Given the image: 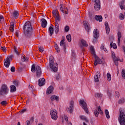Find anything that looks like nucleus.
Listing matches in <instances>:
<instances>
[{
    "label": "nucleus",
    "mask_w": 125,
    "mask_h": 125,
    "mask_svg": "<svg viewBox=\"0 0 125 125\" xmlns=\"http://www.w3.org/2000/svg\"><path fill=\"white\" fill-rule=\"evenodd\" d=\"M80 118L81 120H83V121H85V122H86V123H88V120H87V118H86V117L85 116H81L80 117Z\"/></svg>",
    "instance_id": "obj_37"
},
{
    "label": "nucleus",
    "mask_w": 125,
    "mask_h": 125,
    "mask_svg": "<svg viewBox=\"0 0 125 125\" xmlns=\"http://www.w3.org/2000/svg\"><path fill=\"white\" fill-rule=\"evenodd\" d=\"M112 47H113V48H114V49H117V45L116 44V43H114L112 45Z\"/></svg>",
    "instance_id": "obj_54"
},
{
    "label": "nucleus",
    "mask_w": 125,
    "mask_h": 125,
    "mask_svg": "<svg viewBox=\"0 0 125 125\" xmlns=\"http://www.w3.org/2000/svg\"><path fill=\"white\" fill-rule=\"evenodd\" d=\"M122 76L123 78H124V79H125V69H122Z\"/></svg>",
    "instance_id": "obj_47"
},
{
    "label": "nucleus",
    "mask_w": 125,
    "mask_h": 125,
    "mask_svg": "<svg viewBox=\"0 0 125 125\" xmlns=\"http://www.w3.org/2000/svg\"><path fill=\"white\" fill-rule=\"evenodd\" d=\"M80 104H81L82 106L83 109L84 110L86 114H88V108H87V105H86V103L84 102V101L80 100Z\"/></svg>",
    "instance_id": "obj_10"
},
{
    "label": "nucleus",
    "mask_w": 125,
    "mask_h": 125,
    "mask_svg": "<svg viewBox=\"0 0 125 125\" xmlns=\"http://www.w3.org/2000/svg\"><path fill=\"white\" fill-rule=\"evenodd\" d=\"M72 57L73 59H76V53L74 51H73L72 53Z\"/></svg>",
    "instance_id": "obj_49"
},
{
    "label": "nucleus",
    "mask_w": 125,
    "mask_h": 125,
    "mask_svg": "<svg viewBox=\"0 0 125 125\" xmlns=\"http://www.w3.org/2000/svg\"><path fill=\"white\" fill-rule=\"evenodd\" d=\"M30 122L31 123V124H33V122H34V118H33V117H32V118L30 119Z\"/></svg>",
    "instance_id": "obj_64"
},
{
    "label": "nucleus",
    "mask_w": 125,
    "mask_h": 125,
    "mask_svg": "<svg viewBox=\"0 0 125 125\" xmlns=\"http://www.w3.org/2000/svg\"><path fill=\"white\" fill-rule=\"evenodd\" d=\"M60 79H61V76H60V75L59 74L57 75L56 76V79L57 80V81H59Z\"/></svg>",
    "instance_id": "obj_50"
},
{
    "label": "nucleus",
    "mask_w": 125,
    "mask_h": 125,
    "mask_svg": "<svg viewBox=\"0 0 125 125\" xmlns=\"http://www.w3.org/2000/svg\"><path fill=\"white\" fill-rule=\"evenodd\" d=\"M96 97H97L98 98H101L102 97V94L97 93L95 94Z\"/></svg>",
    "instance_id": "obj_46"
},
{
    "label": "nucleus",
    "mask_w": 125,
    "mask_h": 125,
    "mask_svg": "<svg viewBox=\"0 0 125 125\" xmlns=\"http://www.w3.org/2000/svg\"><path fill=\"white\" fill-rule=\"evenodd\" d=\"M10 30L11 32H14V22H12L10 24Z\"/></svg>",
    "instance_id": "obj_27"
},
{
    "label": "nucleus",
    "mask_w": 125,
    "mask_h": 125,
    "mask_svg": "<svg viewBox=\"0 0 125 125\" xmlns=\"http://www.w3.org/2000/svg\"><path fill=\"white\" fill-rule=\"evenodd\" d=\"M119 19H120V20H124V19H125V16L122 13H120V15L119 16Z\"/></svg>",
    "instance_id": "obj_41"
},
{
    "label": "nucleus",
    "mask_w": 125,
    "mask_h": 125,
    "mask_svg": "<svg viewBox=\"0 0 125 125\" xmlns=\"http://www.w3.org/2000/svg\"><path fill=\"white\" fill-rule=\"evenodd\" d=\"M54 88L52 86H50L47 89L46 94H50V93H52Z\"/></svg>",
    "instance_id": "obj_20"
},
{
    "label": "nucleus",
    "mask_w": 125,
    "mask_h": 125,
    "mask_svg": "<svg viewBox=\"0 0 125 125\" xmlns=\"http://www.w3.org/2000/svg\"><path fill=\"white\" fill-rule=\"evenodd\" d=\"M49 66L53 72L56 73L58 71V64L54 62V57L50 56L49 58Z\"/></svg>",
    "instance_id": "obj_3"
},
{
    "label": "nucleus",
    "mask_w": 125,
    "mask_h": 125,
    "mask_svg": "<svg viewBox=\"0 0 125 125\" xmlns=\"http://www.w3.org/2000/svg\"><path fill=\"white\" fill-rule=\"evenodd\" d=\"M21 61L22 62H27L28 61V58H25V56H22L21 57Z\"/></svg>",
    "instance_id": "obj_39"
},
{
    "label": "nucleus",
    "mask_w": 125,
    "mask_h": 125,
    "mask_svg": "<svg viewBox=\"0 0 125 125\" xmlns=\"http://www.w3.org/2000/svg\"><path fill=\"white\" fill-rule=\"evenodd\" d=\"M65 39H63L60 42V46L62 48V50L66 53V43H65Z\"/></svg>",
    "instance_id": "obj_13"
},
{
    "label": "nucleus",
    "mask_w": 125,
    "mask_h": 125,
    "mask_svg": "<svg viewBox=\"0 0 125 125\" xmlns=\"http://www.w3.org/2000/svg\"><path fill=\"white\" fill-rule=\"evenodd\" d=\"M94 57V58H95L94 63L95 66H97L98 64H102V65H104V64H105V61L104 60V59H103V58L101 60L99 58V57L97 56V55H95Z\"/></svg>",
    "instance_id": "obj_7"
},
{
    "label": "nucleus",
    "mask_w": 125,
    "mask_h": 125,
    "mask_svg": "<svg viewBox=\"0 0 125 125\" xmlns=\"http://www.w3.org/2000/svg\"><path fill=\"white\" fill-rule=\"evenodd\" d=\"M117 36H118V44L119 45H120V44L121 43V38H122V33L119 31L117 33Z\"/></svg>",
    "instance_id": "obj_21"
},
{
    "label": "nucleus",
    "mask_w": 125,
    "mask_h": 125,
    "mask_svg": "<svg viewBox=\"0 0 125 125\" xmlns=\"http://www.w3.org/2000/svg\"><path fill=\"white\" fill-rule=\"evenodd\" d=\"M104 25L105 27V30L107 35H109V33H110V28H109V24L108 22L105 21L104 22Z\"/></svg>",
    "instance_id": "obj_19"
},
{
    "label": "nucleus",
    "mask_w": 125,
    "mask_h": 125,
    "mask_svg": "<svg viewBox=\"0 0 125 125\" xmlns=\"http://www.w3.org/2000/svg\"><path fill=\"white\" fill-rule=\"evenodd\" d=\"M69 30H70V27L68 25L65 26L64 28L65 32L67 33L69 32Z\"/></svg>",
    "instance_id": "obj_45"
},
{
    "label": "nucleus",
    "mask_w": 125,
    "mask_h": 125,
    "mask_svg": "<svg viewBox=\"0 0 125 125\" xmlns=\"http://www.w3.org/2000/svg\"><path fill=\"white\" fill-rule=\"evenodd\" d=\"M1 49L2 50H3V51H4V52H6V48L5 46L1 47Z\"/></svg>",
    "instance_id": "obj_56"
},
{
    "label": "nucleus",
    "mask_w": 125,
    "mask_h": 125,
    "mask_svg": "<svg viewBox=\"0 0 125 125\" xmlns=\"http://www.w3.org/2000/svg\"><path fill=\"white\" fill-rule=\"evenodd\" d=\"M45 84V79L43 78H41L38 80V85L39 86H42Z\"/></svg>",
    "instance_id": "obj_15"
},
{
    "label": "nucleus",
    "mask_w": 125,
    "mask_h": 125,
    "mask_svg": "<svg viewBox=\"0 0 125 125\" xmlns=\"http://www.w3.org/2000/svg\"><path fill=\"white\" fill-rule=\"evenodd\" d=\"M11 71L12 73H14V72H15V67L12 66L11 68Z\"/></svg>",
    "instance_id": "obj_53"
},
{
    "label": "nucleus",
    "mask_w": 125,
    "mask_h": 125,
    "mask_svg": "<svg viewBox=\"0 0 125 125\" xmlns=\"http://www.w3.org/2000/svg\"><path fill=\"white\" fill-rule=\"evenodd\" d=\"M2 19H4L3 16L0 15V23H1V21L2 20Z\"/></svg>",
    "instance_id": "obj_63"
},
{
    "label": "nucleus",
    "mask_w": 125,
    "mask_h": 125,
    "mask_svg": "<svg viewBox=\"0 0 125 125\" xmlns=\"http://www.w3.org/2000/svg\"><path fill=\"white\" fill-rule=\"evenodd\" d=\"M50 114L52 120H54V121L57 120V118H58L57 116V110L55 109H51L50 111Z\"/></svg>",
    "instance_id": "obj_9"
},
{
    "label": "nucleus",
    "mask_w": 125,
    "mask_h": 125,
    "mask_svg": "<svg viewBox=\"0 0 125 125\" xmlns=\"http://www.w3.org/2000/svg\"><path fill=\"white\" fill-rule=\"evenodd\" d=\"M81 43L82 44V46L84 47H87V46H88V44H87V43H86V41H84L83 39L81 40Z\"/></svg>",
    "instance_id": "obj_25"
},
{
    "label": "nucleus",
    "mask_w": 125,
    "mask_h": 125,
    "mask_svg": "<svg viewBox=\"0 0 125 125\" xmlns=\"http://www.w3.org/2000/svg\"><path fill=\"white\" fill-rule=\"evenodd\" d=\"M41 26L42 28H46L47 25V21L44 18L41 19Z\"/></svg>",
    "instance_id": "obj_16"
},
{
    "label": "nucleus",
    "mask_w": 125,
    "mask_h": 125,
    "mask_svg": "<svg viewBox=\"0 0 125 125\" xmlns=\"http://www.w3.org/2000/svg\"><path fill=\"white\" fill-rule=\"evenodd\" d=\"M83 25L84 26V28L87 32H89V30H90V26L89 25V23L87 22L86 21H83Z\"/></svg>",
    "instance_id": "obj_14"
},
{
    "label": "nucleus",
    "mask_w": 125,
    "mask_h": 125,
    "mask_svg": "<svg viewBox=\"0 0 125 125\" xmlns=\"http://www.w3.org/2000/svg\"><path fill=\"white\" fill-rule=\"evenodd\" d=\"M115 97L117 98H118V97H120V93L118 91L115 92Z\"/></svg>",
    "instance_id": "obj_52"
},
{
    "label": "nucleus",
    "mask_w": 125,
    "mask_h": 125,
    "mask_svg": "<svg viewBox=\"0 0 125 125\" xmlns=\"http://www.w3.org/2000/svg\"><path fill=\"white\" fill-rule=\"evenodd\" d=\"M4 65L5 67H6V68H8V67H9V65H10V60L5 59L4 60Z\"/></svg>",
    "instance_id": "obj_18"
},
{
    "label": "nucleus",
    "mask_w": 125,
    "mask_h": 125,
    "mask_svg": "<svg viewBox=\"0 0 125 125\" xmlns=\"http://www.w3.org/2000/svg\"><path fill=\"white\" fill-rule=\"evenodd\" d=\"M125 102V98H122L118 101V104H124Z\"/></svg>",
    "instance_id": "obj_33"
},
{
    "label": "nucleus",
    "mask_w": 125,
    "mask_h": 125,
    "mask_svg": "<svg viewBox=\"0 0 125 125\" xmlns=\"http://www.w3.org/2000/svg\"><path fill=\"white\" fill-rule=\"evenodd\" d=\"M12 58V56H8L7 58V60H10Z\"/></svg>",
    "instance_id": "obj_62"
},
{
    "label": "nucleus",
    "mask_w": 125,
    "mask_h": 125,
    "mask_svg": "<svg viewBox=\"0 0 125 125\" xmlns=\"http://www.w3.org/2000/svg\"><path fill=\"white\" fill-rule=\"evenodd\" d=\"M90 50H91V53L94 57L95 56V55H96V54H95V50H94V48L93 47V46L90 47Z\"/></svg>",
    "instance_id": "obj_31"
},
{
    "label": "nucleus",
    "mask_w": 125,
    "mask_h": 125,
    "mask_svg": "<svg viewBox=\"0 0 125 125\" xmlns=\"http://www.w3.org/2000/svg\"><path fill=\"white\" fill-rule=\"evenodd\" d=\"M100 76H101L100 72L98 71L97 72L94 78V82H95L96 83H98V82H99V79H98V78H100Z\"/></svg>",
    "instance_id": "obj_17"
},
{
    "label": "nucleus",
    "mask_w": 125,
    "mask_h": 125,
    "mask_svg": "<svg viewBox=\"0 0 125 125\" xmlns=\"http://www.w3.org/2000/svg\"><path fill=\"white\" fill-rule=\"evenodd\" d=\"M29 88L31 90V92L33 93V94H34V86L31 85L30 86V84L29 85Z\"/></svg>",
    "instance_id": "obj_42"
},
{
    "label": "nucleus",
    "mask_w": 125,
    "mask_h": 125,
    "mask_svg": "<svg viewBox=\"0 0 125 125\" xmlns=\"http://www.w3.org/2000/svg\"><path fill=\"white\" fill-rule=\"evenodd\" d=\"M95 19L97 21H99V22H102V20H103V18L102 16H97L96 15L95 16Z\"/></svg>",
    "instance_id": "obj_22"
},
{
    "label": "nucleus",
    "mask_w": 125,
    "mask_h": 125,
    "mask_svg": "<svg viewBox=\"0 0 125 125\" xmlns=\"http://www.w3.org/2000/svg\"><path fill=\"white\" fill-rule=\"evenodd\" d=\"M101 50H104V51H107V49L104 47V45L103 44H102V45L101 46Z\"/></svg>",
    "instance_id": "obj_44"
},
{
    "label": "nucleus",
    "mask_w": 125,
    "mask_h": 125,
    "mask_svg": "<svg viewBox=\"0 0 125 125\" xmlns=\"http://www.w3.org/2000/svg\"><path fill=\"white\" fill-rule=\"evenodd\" d=\"M52 14L54 15V17H56V16H58L59 15V13H58V10H54L52 11Z\"/></svg>",
    "instance_id": "obj_32"
},
{
    "label": "nucleus",
    "mask_w": 125,
    "mask_h": 125,
    "mask_svg": "<svg viewBox=\"0 0 125 125\" xmlns=\"http://www.w3.org/2000/svg\"><path fill=\"white\" fill-rule=\"evenodd\" d=\"M119 115L118 121L121 125H125V109L120 108L119 110Z\"/></svg>",
    "instance_id": "obj_2"
},
{
    "label": "nucleus",
    "mask_w": 125,
    "mask_h": 125,
    "mask_svg": "<svg viewBox=\"0 0 125 125\" xmlns=\"http://www.w3.org/2000/svg\"><path fill=\"white\" fill-rule=\"evenodd\" d=\"M9 91V89L8 88V87L5 84H3L0 89V95L1 96L6 95Z\"/></svg>",
    "instance_id": "obj_5"
},
{
    "label": "nucleus",
    "mask_w": 125,
    "mask_h": 125,
    "mask_svg": "<svg viewBox=\"0 0 125 125\" xmlns=\"http://www.w3.org/2000/svg\"><path fill=\"white\" fill-rule=\"evenodd\" d=\"M13 83L16 86H18L20 84V82L19 81H15L13 82Z\"/></svg>",
    "instance_id": "obj_40"
},
{
    "label": "nucleus",
    "mask_w": 125,
    "mask_h": 125,
    "mask_svg": "<svg viewBox=\"0 0 125 125\" xmlns=\"http://www.w3.org/2000/svg\"><path fill=\"white\" fill-rule=\"evenodd\" d=\"M125 4V0H122L121 2L119 3V6L123 10L124 9V5Z\"/></svg>",
    "instance_id": "obj_30"
},
{
    "label": "nucleus",
    "mask_w": 125,
    "mask_h": 125,
    "mask_svg": "<svg viewBox=\"0 0 125 125\" xmlns=\"http://www.w3.org/2000/svg\"><path fill=\"white\" fill-rule=\"evenodd\" d=\"M1 105H6V104H7V102L6 101H3L0 103Z\"/></svg>",
    "instance_id": "obj_51"
},
{
    "label": "nucleus",
    "mask_w": 125,
    "mask_h": 125,
    "mask_svg": "<svg viewBox=\"0 0 125 125\" xmlns=\"http://www.w3.org/2000/svg\"><path fill=\"white\" fill-rule=\"evenodd\" d=\"M107 80L108 82H111V74L107 73L106 75Z\"/></svg>",
    "instance_id": "obj_38"
},
{
    "label": "nucleus",
    "mask_w": 125,
    "mask_h": 125,
    "mask_svg": "<svg viewBox=\"0 0 125 125\" xmlns=\"http://www.w3.org/2000/svg\"><path fill=\"white\" fill-rule=\"evenodd\" d=\"M66 111L68 113L72 114L74 112V101H71L70 103V105L69 107L66 108Z\"/></svg>",
    "instance_id": "obj_12"
},
{
    "label": "nucleus",
    "mask_w": 125,
    "mask_h": 125,
    "mask_svg": "<svg viewBox=\"0 0 125 125\" xmlns=\"http://www.w3.org/2000/svg\"><path fill=\"white\" fill-rule=\"evenodd\" d=\"M66 39L67 40L68 42H70L72 41V36L71 34H69L66 36Z\"/></svg>",
    "instance_id": "obj_36"
},
{
    "label": "nucleus",
    "mask_w": 125,
    "mask_h": 125,
    "mask_svg": "<svg viewBox=\"0 0 125 125\" xmlns=\"http://www.w3.org/2000/svg\"><path fill=\"white\" fill-rule=\"evenodd\" d=\"M61 11L62 12V13H65V14H68L69 12L68 11V8L67 7L61 8Z\"/></svg>",
    "instance_id": "obj_28"
},
{
    "label": "nucleus",
    "mask_w": 125,
    "mask_h": 125,
    "mask_svg": "<svg viewBox=\"0 0 125 125\" xmlns=\"http://www.w3.org/2000/svg\"><path fill=\"white\" fill-rule=\"evenodd\" d=\"M50 99L51 101H54V100L58 101V100H59V97L55 95H52L51 96Z\"/></svg>",
    "instance_id": "obj_24"
},
{
    "label": "nucleus",
    "mask_w": 125,
    "mask_h": 125,
    "mask_svg": "<svg viewBox=\"0 0 125 125\" xmlns=\"http://www.w3.org/2000/svg\"><path fill=\"white\" fill-rule=\"evenodd\" d=\"M93 34H94V38L95 39H93V41L92 42L94 43H96V42H97V39H98V38L99 37V34L98 33V29H96L94 30L93 32Z\"/></svg>",
    "instance_id": "obj_11"
},
{
    "label": "nucleus",
    "mask_w": 125,
    "mask_h": 125,
    "mask_svg": "<svg viewBox=\"0 0 125 125\" xmlns=\"http://www.w3.org/2000/svg\"><path fill=\"white\" fill-rule=\"evenodd\" d=\"M112 58H113V61H117V60H120V59H119V58H117L116 57V56L113 57Z\"/></svg>",
    "instance_id": "obj_59"
},
{
    "label": "nucleus",
    "mask_w": 125,
    "mask_h": 125,
    "mask_svg": "<svg viewBox=\"0 0 125 125\" xmlns=\"http://www.w3.org/2000/svg\"><path fill=\"white\" fill-rule=\"evenodd\" d=\"M31 71L32 73L36 72V77L37 78H40L42 75V69L39 65L36 66V65L33 64L31 67Z\"/></svg>",
    "instance_id": "obj_4"
},
{
    "label": "nucleus",
    "mask_w": 125,
    "mask_h": 125,
    "mask_svg": "<svg viewBox=\"0 0 125 125\" xmlns=\"http://www.w3.org/2000/svg\"><path fill=\"white\" fill-rule=\"evenodd\" d=\"M39 49V51H40V52H43V47H40Z\"/></svg>",
    "instance_id": "obj_58"
},
{
    "label": "nucleus",
    "mask_w": 125,
    "mask_h": 125,
    "mask_svg": "<svg viewBox=\"0 0 125 125\" xmlns=\"http://www.w3.org/2000/svg\"><path fill=\"white\" fill-rule=\"evenodd\" d=\"M94 114L95 116V117H98V115H99V112L97 110H95L94 112Z\"/></svg>",
    "instance_id": "obj_48"
},
{
    "label": "nucleus",
    "mask_w": 125,
    "mask_h": 125,
    "mask_svg": "<svg viewBox=\"0 0 125 125\" xmlns=\"http://www.w3.org/2000/svg\"><path fill=\"white\" fill-rule=\"evenodd\" d=\"M104 112H105V114L107 119H110V115H109V111H108L107 109H105L104 110Z\"/></svg>",
    "instance_id": "obj_35"
},
{
    "label": "nucleus",
    "mask_w": 125,
    "mask_h": 125,
    "mask_svg": "<svg viewBox=\"0 0 125 125\" xmlns=\"http://www.w3.org/2000/svg\"><path fill=\"white\" fill-rule=\"evenodd\" d=\"M32 123L29 120H27L26 122V125H31Z\"/></svg>",
    "instance_id": "obj_55"
},
{
    "label": "nucleus",
    "mask_w": 125,
    "mask_h": 125,
    "mask_svg": "<svg viewBox=\"0 0 125 125\" xmlns=\"http://www.w3.org/2000/svg\"><path fill=\"white\" fill-rule=\"evenodd\" d=\"M27 111V109L24 108V109H22L21 111V114H23V113H25V112H26Z\"/></svg>",
    "instance_id": "obj_60"
},
{
    "label": "nucleus",
    "mask_w": 125,
    "mask_h": 125,
    "mask_svg": "<svg viewBox=\"0 0 125 125\" xmlns=\"http://www.w3.org/2000/svg\"><path fill=\"white\" fill-rule=\"evenodd\" d=\"M55 31L56 34H58V32H59V24H58V21H60V20H61V19L60 18V16L59 15L58 16H57L56 17H55Z\"/></svg>",
    "instance_id": "obj_6"
},
{
    "label": "nucleus",
    "mask_w": 125,
    "mask_h": 125,
    "mask_svg": "<svg viewBox=\"0 0 125 125\" xmlns=\"http://www.w3.org/2000/svg\"><path fill=\"white\" fill-rule=\"evenodd\" d=\"M111 56L112 57H114V56H116V55H115V52H114L113 51L111 52Z\"/></svg>",
    "instance_id": "obj_61"
},
{
    "label": "nucleus",
    "mask_w": 125,
    "mask_h": 125,
    "mask_svg": "<svg viewBox=\"0 0 125 125\" xmlns=\"http://www.w3.org/2000/svg\"><path fill=\"white\" fill-rule=\"evenodd\" d=\"M52 26H50L49 27V33L50 36L51 37L52 35H53V32H54V29H53V25H52Z\"/></svg>",
    "instance_id": "obj_23"
},
{
    "label": "nucleus",
    "mask_w": 125,
    "mask_h": 125,
    "mask_svg": "<svg viewBox=\"0 0 125 125\" xmlns=\"http://www.w3.org/2000/svg\"><path fill=\"white\" fill-rule=\"evenodd\" d=\"M55 48L57 51L59 53V52H60V49H59V47L58 46V45L55 43Z\"/></svg>",
    "instance_id": "obj_34"
},
{
    "label": "nucleus",
    "mask_w": 125,
    "mask_h": 125,
    "mask_svg": "<svg viewBox=\"0 0 125 125\" xmlns=\"http://www.w3.org/2000/svg\"><path fill=\"white\" fill-rule=\"evenodd\" d=\"M13 16L15 19H17L18 18V16H19V13L17 11H14L13 12Z\"/></svg>",
    "instance_id": "obj_29"
},
{
    "label": "nucleus",
    "mask_w": 125,
    "mask_h": 125,
    "mask_svg": "<svg viewBox=\"0 0 125 125\" xmlns=\"http://www.w3.org/2000/svg\"><path fill=\"white\" fill-rule=\"evenodd\" d=\"M14 52L17 54V55H19V52L18 51V49L17 47H14Z\"/></svg>",
    "instance_id": "obj_43"
},
{
    "label": "nucleus",
    "mask_w": 125,
    "mask_h": 125,
    "mask_svg": "<svg viewBox=\"0 0 125 125\" xmlns=\"http://www.w3.org/2000/svg\"><path fill=\"white\" fill-rule=\"evenodd\" d=\"M23 34L26 38H32L33 35V28L31 22L28 21L25 23L23 25Z\"/></svg>",
    "instance_id": "obj_1"
},
{
    "label": "nucleus",
    "mask_w": 125,
    "mask_h": 125,
    "mask_svg": "<svg viewBox=\"0 0 125 125\" xmlns=\"http://www.w3.org/2000/svg\"><path fill=\"white\" fill-rule=\"evenodd\" d=\"M93 2H95L94 4V8L96 11L100 10L101 8V3H100V0H92Z\"/></svg>",
    "instance_id": "obj_8"
},
{
    "label": "nucleus",
    "mask_w": 125,
    "mask_h": 125,
    "mask_svg": "<svg viewBox=\"0 0 125 125\" xmlns=\"http://www.w3.org/2000/svg\"><path fill=\"white\" fill-rule=\"evenodd\" d=\"M114 64H115L116 66H118L119 65L118 61H120V60H116V61H113Z\"/></svg>",
    "instance_id": "obj_57"
},
{
    "label": "nucleus",
    "mask_w": 125,
    "mask_h": 125,
    "mask_svg": "<svg viewBox=\"0 0 125 125\" xmlns=\"http://www.w3.org/2000/svg\"><path fill=\"white\" fill-rule=\"evenodd\" d=\"M10 88V92H15L16 91V86L14 85H11Z\"/></svg>",
    "instance_id": "obj_26"
}]
</instances>
